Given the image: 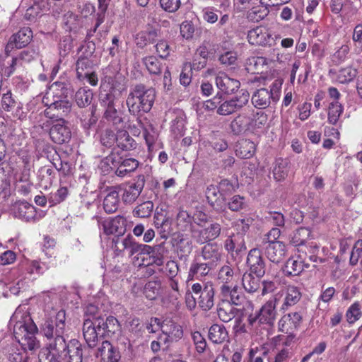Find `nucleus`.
I'll use <instances>...</instances> for the list:
<instances>
[{
  "label": "nucleus",
  "instance_id": "obj_14",
  "mask_svg": "<svg viewBox=\"0 0 362 362\" xmlns=\"http://www.w3.org/2000/svg\"><path fill=\"white\" fill-rule=\"evenodd\" d=\"M259 247L258 245L257 247L250 250L247 258V264L251 272L255 274L258 277H262L265 273V262Z\"/></svg>",
  "mask_w": 362,
  "mask_h": 362
},
{
  "label": "nucleus",
  "instance_id": "obj_32",
  "mask_svg": "<svg viewBox=\"0 0 362 362\" xmlns=\"http://www.w3.org/2000/svg\"><path fill=\"white\" fill-rule=\"evenodd\" d=\"M222 300H227L231 305H240L245 300L244 295L238 291L237 285L227 288V291H221Z\"/></svg>",
  "mask_w": 362,
  "mask_h": 362
},
{
  "label": "nucleus",
  "instance_id": "obj_6",
  "mask_svg": "<svg viewBox=\"0 0 362 362\" xmlns=\"http://www.w3.org/2000/svg\"><path fill=\"white\" fill-rule=\"evenodd\" d=\"M250 94L245 90L240 92L228 100L220 103L217 113L221 115H229L243 108L249 101Z\"/></svg>",
  "mask_w": 362,
  "mask_h": 362
},
{
  "label": "nucleus",
  "instance_id": "obj_10",
  "mask_svg": "<svg viewBox=\"0 0 362 362\" xmlns=\"http://www.w3.org/2000/svg\"><path fill=\"white\" fill-rule=\"evenodd\" d=\"M302 322V315L298 312L286 314L279 321V329L281 332L288 334L291 340L295 339L293 334Z\"/></svg>",
  "mask_w": 362,
  "mask_h": 362
},
{
  "label": "nucleus",
  "instance_id": "obj_19",
  "mask_svg": "<svg viewBox=\"0 0 362 362\" xmlns=\"http://www.w3.org/2000/svg\"><path fill=\"white\" fill-rule=\"evenodd\" d=\"M102 362H119V352L108 341H103L95 354Z\"/></svg>",
  "mask_w": 362,
  "mask_h": 362
},
{
  "label": "nucleus",
  "instance_id": "obj_63",
  "mask_svg": "<svg viewBox=\"0 0 362 362\" xmlns=\"http://www.w3.org/2000/svg\"><path fill=\"white\" fill-rule=\"evenodd\" d=\"M144 138L148 146L149 151H152L154 148V144L158 139V134L153 128L150 127L148 129L145 128L144 129Z\"/></svg>",
  "mask_w": 362,
  "mask_h": 362
},
{
  "label": "nucleus",
  "instance_id": "obj_18",
  "mask_svg": "<svg viewBox=\"0 0 362 362\" xmlns=\"http://www.w3.org/2000/svg\"><path fill=\"white\" fill-rule=\"evenodd\" d=\"M216 85L220 91L230 94L236 91L240 86L238 80L229 77L223 72H220L216 77Z\"/></svg>",
  "mask_w": 362,
  "mask_h": 362
},
{
  "label": "nucleus",
  "instance_id": "obj_55",
  "mask_svg": "<svg viewBox=\"0 0 362 362\" xmlns=\"http://www.w3.org/2000/svg\"><path fill=\"white\" fill-rule=\"evenodd\" d=\"M139 162L134 158H126L119 165L116 173L119 176H124L125 173L134 171L137 168Z\"/></svg>",
  "mask_w": 362,
  "mask_h": 362
},
{
  "label": "nucleus",
  "instance_id": "obj_31",
  "mask_svg": "<svg viewBox=\"0 0 362 362\" xmlns=\"http://www.w3.org/2000/svg\"><path fill=\"white\" fill-rule=\"evenodd\" d=\"M307 267L299 256L292 257L287 260L284 271L286 276H298Z\"/></svg>",
  "mask_w": 362,
  "mask_h": 362
},
{
  "label": "nucleus",
  "instance_id": "obj_25",
  "mask_svg": "<svg viewBox=\"0 0 362 362\" xmlns=\"http://www.w3.org/2000/svg\"><path fill=\"white\" fill-rule=\"evenodd\" d=\"M127 219L122 216H116L115 217L105 221L103 223V228L107 234L122 235L126 231Z\"/></svg>",
  "mask_w": 362,
  "mask_h": 362
},
{
  "label": "nucleus",
  "instance_id": "obj_3",
  "mask_svg": "<svg viewBox=\"0 0 362 362\" xmlns=\"http://www.w3.org/2000/svg\"><path fill=\"white\" fill-rule=\"evenodd\" d=\"M65 311L61 310L57 313L54 322L52 320H47L42 326V332L49 340L47 344L54 349L66 348V343L63 336L65 330Z\"/></svg>",
  "mask_w": 362,
  "mask_h": 362
},
{
  "label": "nucleus",
  "instance_id": "obj_41",
  "mask_svg": "<svg viewBox=\"0 0 362 362\" xmlns=\"http://www.w3.org/2000/svg\"><path fill=\"white\" fill-rule=\"evenodd\" d=\"M177 252L180 259L186 258L192 250V241L183 235H178L176 238Z\"/></svg>",
  "mask_w": 362,
  "mask_h": 362
},
{
  "label": "nucleus",
  "instance_id": "obj_49",
  "mask_svg": "<svg viewBox=\"0 0 362 362\" xmlns=\"http://www.w3.org/2000/svg\"><path fill=\"white\" fill-rule=\"evenodd\" d=\"M221 226L218 223H211L207 228L200 231V235H202L201 242H205L216 239L221 233Z\"/></svg>",
  "mask_w": 362,
  "mask_h": 362
},
{
  "label": "nucleus",
  "instance_id": "obj_42",
  "mask_svg": "<svg viewBox=\"0 0 362 362\" xmlns=\"http://www.w3.org/2000/svg\"><path fill=\"white\" fill-rule=\"evenodd\" d=\"M174 113L175 115L172 121L171 131L175 135L180 136L185 129L186 117L181 110H177Z\"/></svg>",
  "mask_w": 362,
  "mask_h": 362
},
{
  "label": "nucleus",
  "instance_id": "obj_7",
  "mask_svg": "<svg viewBox=\"0 0 362 362\" xmlns=\"http://www.w3.org/2000/svg\"><path fill=\"white\" fill-rule=\"evenodd\" d=\"M97 327L99 331H101L102 329L104 331L103 333L105 334L108 337L120 341L122 344H126L127 339L122 336L121 325L115 317L109 316L105 322L98 319Z\"/></svg>",
  "mask_w": 362,
  "mask_h": 362
},
{
  "label": "nucleus",
  "instance_id": "obj_20",
  "mask_svg": "<svg viewBox=\"0 0 362 362\" xmlns=\"http://www.w3.org/2000/svg\"><path fill=\"white\" fill-rule=\"evenodd\" d=\"M120 244L122 247V250H127L130 257L135 255L136 256H139V255L147 254L148 251L151 250V246L136 242L131 235H127L122 239Z\"/></svg>",
  "mask_w": 362,
  "mask_h": 362
},
{
  "label": "nucleus",
  "instance_id": "obj_46",
  "mask_svg": "<svg viewBox=\"0 0 362 362\" xmlns=\"http://www.w3.org/2000/svg\"><path fill=\"white\" fill-rule=\"evenodd\" d=\"M31 59H33V55L30 54V52H21L18 57H13L9 66L4 68V74L7 77L11 76L15 71L16 67L19 64L20 61L29 62Z\"/></svg>",
  "mask_w": 362,
  "mask_h": 362
},
{
  "label": "nucleus",
  "instance_id": "obj_58",
  "mask_svg": "<svg viewBox=\"0 0 362 362\" xmlns=\"http://www.w3.org/2000/svg\"><path fill=\"white\" fill-rule=\"evenodd\" d=\"M269 13V9L266 6H260L253 7L247 14V18L254 22H259L264 19Z\"/></svg>",
  "mask_w": 362,
  "mask_h": 362
},
{
  "label": "nucleus",
  "instance_id": "obj_15",
  "mask_svg": "<svg viewBox=\"0 0 362 362\" xmlns=\"http://www.w3.org/2000/svg\"><path fill=\"white\" fill-rule=\"evenodd\" d=\"M144 186L143 180H138L134 183H129L120 186L119 187V193L122 192V199L125 204L134 203L140 195Z\"/></svg>",
  "mask_w": 362,
  "mask_h": 362
},
{
  "label": "nucleus",
  "instance_id": "obj_36",
  "mask_svg": "<svg viewBox=\"0 0 362 362\" xmlns=\"http://www.w3.org/2000/svg\"><path fill=\"white\" fill-rule=\"evenodd\" d=\"M211 267L207 263L193 262L189 267L188 272V281L193 280L194 277L197 279L206 276L210 270Z\"/></svg>",
  "mask_w": 362,
  "mask_h": 362
},
{
  "label": "nucleus",
  "instance_id": "obj_35",
  "mask_svg": "<svg viewBox=\"0 0 362 362\" xmlns=\"http://www.w3.org/2000/svg\"><path fill=\"white\" fill-rule=\"evenodd\" d=\"M256 149L255 143L249 139H243L238 142L235 153L241 158H250L253 156Z\"/></svg>",
  "mask_w": 362,
  "mask_h": 362
},
{
  "label": "nucleus",
  "instance_id": "obj_9",
  "mask_svg": "<svg viewBox=\"0 0 362 362\" xmlns=\"http://www.w3.org/2000/svg\"><path fill=\"white\" fill-rule=\"evenodd\" d=\"M192 291L194 294H199L198 303L203 310H209L214 304V289L211 284H204L203 287L200 284H194Z\"/></svg>",
  "mask_w": 362,
  "mask_h": 362
},
{
  "label": "nucleus",
  "instance_id": "obj_5",
  "mask_svg": "<svg viewBox=\"0 0 362 362\" xmlns=\"http://www.w3.org/2000/svg\"><path fill=\"white\" fill-rule=\"evenodd\" d=\"M281 86V83L276 81L269 90L264 88L257 90L252 96L253 105L259 109H264L270 105L272 100L274 102L279 100Z\"/></svg>",
  "mask_w": 362,
  "mask_h": 362
},
{
  "label": "nucleus",
  "instance_id": "obj_8",
  "mask_svg": "<svg viewBox=\"0 0 362 362\" xmlns=\"http://www.w3.org/2000/svg\"><path fill=\"white\" fill-rule=\"evenodd\" d=\"M12 210L15 217L26 222H35L44 216L42 211L38 213L34 206L25 202L15 203Z\"/></svg>",
  "mask_w": 362,
  "mask_h": 362
},
{
  "label": "nucleus",
  "instance_id": "obj_61",
  "mask_svg": "<svg viewBox=\"0 0 362 362\" xmlns=\"http://www.w3.org/2000/svg\"><path fill=\"white\" fill-rule=\"evenodd\" d=\"M310 235V231L306 228H300L294 233L291 243L295 246H300L306 242Z\"/></svg>",
  "mask_w": 362,
  "mask_h": 362
},
{
  "label": "nucleus",
  "instance_id": "obj_45",
  "mask_svg": "<svg viewBox=\"0 0 362 362\" xmlns=\"http://www.w3.org/2000/svg\"><path fill=\"white\" fill-rule=\"evenodd\" d=\"M161 281L158 279L149 281L144 287V295L149 300L156 299L161 292Z\"/></svg>",
  "mask_w": 362,
  "mask_h": 362
},
{
  "label": "nucleus",
  "instance_id": "obj_60",
  "mask_svg": "<svg viewBox=\"0 0 362 362\" xmlns=\"http://www.w3.org/2000/svg\"><path fill=\"white\" fill-rule=\"evenodd\" d=\"M248 122L247 116L243 115L238 116L230 124L233 132L236 134H239L244 130L250 129L248 128Z\"/></svg>",
  "mask_w": 362,
  "mask_h": 362
},
{
  "label": "nucleus",
  "instance_id": "obj_16",
  "mask_svg": "<svg viewBox=\"0 0 362 362\" xmlns=\"http://www.w3.org/2000/svg\"><path fill=\"white\" fill-rule=\"evenodd\" d=\"M247 40L251 45L265 46L270 45L272 35L266 28L257 26L248 32Z\"/></svg>",
  "mask_w": 362,
  "mask_h": 362
},
{
  "label": "nucleus",
  "instance_id": "obj_34",
  "mask_svg": "<svg viewBox=\"0 0 362 362\" xmlns=\"http://www.w3.org/2000/svg\"><path fill=\"white\" fill-rule=\"evenodd\" d=\"M217 313L221 321L228 322L235 317L236 309L227 300H221L218 305Z\"/></svg>",
  "mask_w": 362,
  "mask_h": 362
},
{
  "label": "nucleus",
  "instance_id": "obj_30",
  "mask_svg": "<svg viewBox=\"0 0 362 362\" xmlns=\"http://www.w3.org/2000/svg\"><path fill=\"white\" fill-rule=\"evenodd\" d=\"M290 163L288 159L278 158H276L272 168V175L276 181L281 182L284 180L288 175Z\"/></svg>",
  "mask_w": 362,
  "mask_h": 362
},
{
  "label": "nucleus",
  "instance_id": "obj_37",
  "mask_svg": "<svg viewBox=\"0 0 362 362\" xmlns=\"http://www.w3.org/2000/svg\"><path fill=\"white\" fill-rule=\"evenodd\" d=\"M66 349H54L50 345L43 349L39 355L40 362H59V358L61 355L64 353Z\"/></svg>",
  "mask_w": 362,
  "mask_h": 362
},
{
  "label": "nucleus",
  "instance_id": "obj_51",
  "mask_svg": "<svg viewBox=\"0 0 362 362\" xmlns=\"http://www.w3.org/2000/svg\"><path fill=\"white\" fill-rule=\"evenodd\" d=\"M33 167L18 165L13 169V179L16 182L28 183L30 179V171Z\"/></svg>",
  "mask_w": 362,
  "mask_h": 362
},
{
  "label": "nucleus",
  "instance_id": "obj_29",
  "mask_svg": "<svg viewBox=\"0 0 362 362\" xmlns=\"http://www.w3.org/2000/svg\"><path fill=\"white\" fill-rule=\"evenodd\" d=\"M102 105L105 107V117L115 123L120 122L121 118L118 117L117 111L115 107V96L111 93H106L101 97Z\"/></svg>",
  "mask_w": 362,
  "mask_h": 362
},
{
  "label": "nucleus",
  "instance_id": "obj_2",
  "mask_svg": "<svg viewBox=\"0 0 362 362\" xmlns=\"http://www.w3.org/2000/svg\"><path fill=\"white\" fill-rule=\"evenodd\" d=\"M156 99L153 88H147L143 85H138L132 90L127 99V105L132 115H138L140 112H148Z\"/></svg>",
  "mask_w": 362,
  "mask_h": 362
},
{
  "label": "nucleus",
  "instance_id": "obj_56",
  "mask_svg": "<svg viewBox=\"0 0 362 362\" xmlns=\"http://www.w3.org/2000/svg\"><path fill=\"white\" fill-rule=\"evenodd\" d=\"M69 356V362H82V349L78 343L66 344L65 352Z\"/></svg>",
  "mask_w": 362,
  "mask_h": 362
},
{
  "label": "nucleus",
  "instance_id": "obj_24",
  "mask_svg": "<svg viewBox=\"0 0 362 362\" xmlns=\"http://www.w3.org/2000/svg\"><path fill=\"white\" fill-rule=\"evenodd\" d=\"M279 292L284 293V301L280 308L281 310H286L290 307L296 305L301 298V292L296 286L289 285L286 287V290H281Z\"/></svg>",
  "mask_w": 362,
  "mask_h": 362
},
{
  "label": "nucleus",
  "instance_id": "obj_22",
  "mask_svg": "<svg viewBox=\"0 0 362 362\" xmlns=\"http://www.w3.org/2000/svg\"><path fill=\"white\" fill-rule=\"evenodd\" d=\"M62 91V83H53L49 88L46 92L45 95L42 98V103L47 106V109L45 110V115L47 117L50 119H60V115H59V110H51V98H55L56 92Z\"/></svg>",
  "mask_w": 362,
  "mask_h": 362
},
{
  "label": "nucleus",
  "instance_id": "obj_1",
  "mask_svg": "<svg viewBox=\"0 0 362 362\" xmlns=\"http://www.w3.org/2000/svg\"><path fill=\"white\" fill-rule=\"evenodd\" d=\"M11 323H14V337L24 351H34L40 347V342L35 337L37 326L21 307L14 312L11 318Z\"/></svg>",
  "mask_w": 362,
  "mask_h": 362
},
{
  "label": "nucleus",
  "instance_id": "obj_28",
  "mask_svg": "<svg viewBox=\"0 0 362 362\" xmlns=\"http://www.w3.org/2000/svg\"><path fill=\"white\" fill-rule=\"evenodd\" d=\"M119 205V187H112L107 190L103 199V209L107 214L115 212Z\"/></svg>",
  "mask_w": 362,
  "mask_h": 362
},
{
  "label": "nucleus",
  "instance_id": "obj_54",
  "mask_svg": "<svg viewBox=\"0 0 362 362\" xmlns=\"http://www.w3.org/2000/svg\"><path fill=\"white\" fill-rule=\"evenodd\" d=\"M362 315L361 304L358 301L354 302L347 309L345 316L349 324H354L358 320Z\"/></svg>",
  "mask_w": 362,
  "mask_h": 362
},
{
  "label": "nucleus",
  "instance_id": "obj_44",
  "mask_svg": "<svg viewBox=\"0 0 362 362\" xmlns=\"http://www.w3.org/2000/svg\"><path fill=\"white\" fill-rule=\"evenodd\" d=\"M260 277H255L250 273H245L242 278V285L248 293H254L258 290L260 286Z\"/></svg>",
  "mask_w": 362,
  "mask_h": 362
},
{
  "label": "nucleus",
  "instance_id": "obj_50",
  "mask_svg": "<svg viewBox=\"0 0 362 362\" xmlns=\"http://www.w3.org/2000/svg\"><path fill=\"white\" fill-rule=\"evenodd\" d=\"M357 75V70L351 66L339 69L337 73L336 79L340 83H347L354 80Z\"/></svg>",
  "mask_w": 362,
  "mask_h": 362
},
{
  "label": "nucleus",
  "instance_id": "obj_17",
  "mask_svg": "<svg viewBox=\"0 0 362 362\" xmlns=\"http://www.w3.org/2000/svg\"><path fill=\"white\" fill-rule=\"evenodd\" d=\"M160 329L164 334V344H166L168 341H177L181 339L183 335L182 327L170 320L162 322Z\"/></svg>",
  "mask_w": 362,
  "mask_h": 362
},
{
  "label": "nucleus",
  "instance_id": "obj_59",
  "mask_svg": "<svg viewBox=\"0 0 362 362\" xmlns=\"http://www.w3.org/2000/svg\"><path fill=\"white\" fill-rule=\"evenodd\" d=\"M143 62L150 74H158L161 71V63L154 56L144 58Z\"/></svg>",
  "mask_w": 362,
  "mask_h": 362
},
{
  "label": "nucleus",
  "instance_id": "obj_57",
  "mask_svg": "<svg viewBox=\"0 0 362 362\" xmlns=\"http://www.w3.org/2000/svg\"><path fill=\"white\" fill-rule=\"evenodd\" d=\"M153 209V203L151 201L144 202L136 206L133 211L134 216L140 218L149 217Z\"/></svg>",
  "mask_w": 362,
  "mask_h": 362
},
{
  "label": "nucleus",
  "instance_id": "obj_40",
  "mask_svg": "<svg viewBox=\"0 0 362 362\" xmlns=\"http://www.w3.org/2000/svg\"><path fill=\"white\" fill-rule=\"evenodd\" d=\"M117 145L122 150L129 151L136 148V143L127 131L119 130L117 132Z\"/></svg>",
  "mask_w": 362,
  "mask_h": 362
},
{
  "label": "nucleus",
  "instance_id": "obj_53",
  "mask_svg": "<svg viewBox=\"0 0 362 362\" xmlns=\"http://www.w3.org/2000/svg\"><path fill=\"white\" fill-rule=\"evenodd\" d=\"M54 172L52 168L44 166L40 168L39 179L41 186L46 188L51 186L54 182Z\"/></svg>",
  "mask_w": 362,
  "mask_h": 362
},
{
  "label": "nucleus",
  "instance_id": "obj_27",
  "mask_svg": "<svg viewBox=\"0 0 362 362\" xmlns=\"http://www.w3.org/2000/svg\"><path fill=\"white\" fill-rule=\"evenodd\" d=\"M98 319L93 322L90 320H86L83 322V337L90 347H94L98 339V335L101 334L100 331L97 327ZM102 334L103 333L102 332Z\"/></svg>",
  "mask_w": 362,
  "mask_h": 362
},
{
  "label": "nucleus",
  "instance_id": "obj_48",
  "mask_svg": "<svg viewBox=\"0 0 362 362\" xmlns=\"http://www.w3.org/2000/svg\"><path fill=\"white\" fill-rule=\"evenodd\" d=\"M248 128L250 129H260L264 127L267 122V115L262 112L253 113L250 117H247Z\"/></svg>",
  "mask_w": 362,
  "mask_h": 362
},
{
  "label": "nucleus",
  "instance_id": "obj_43",
  "mask_svg": "<svg viewBox=\"0 0 362 362\" xmlns=\"http://www.w3.org/2000/svg\"><path fill=\"white\" fill-rule=\"evenodd\" d=\"M93 62L86 57H81L76 62V74L80 80L85 79L89 72L93 71Z\"/></svg>",
  "mask_w": 362,
  "mask_h": 362
},
{
  "label": "nucleus",
  "instance_id": "obj_39",
  "mask_svg": "<svg viewBox=\"0 0 362 362\" xmlns=\"http://www.w3.org/2000/svg\"><path fill=\"white\" fill-rule=\"evenodd\" d=\"M209 338L215 344H221L228 338V332L221 325L214 324L209 330Z\"/></svg>",
  "mask_w": 362,
  "mask_h": 362
},
{
  "label": "nucleus",
  "instance_id": "obj_4",
  "mask_svg": "<svg viewBox=\"0 0 362 362\" xmlns=\"http://www.w3.org/2000/svg\"><path fill=\"white\" fill-rule=\"evenodd\" d=\"M283 292H277L270 298L261 308L259 313L255 315H250L249 323L253 325L257 321L261 323L272 325L277 315L276 305L283 298Z\"/></svg>",
  "mask_w": 362,
  "mask_h": 362
},
{
  "label": "nucleus",
  "instance_id": "obj_13",
  "mask_svg": "<svg viewBox=\"0 0 362 362\" xmlns=\"http://www.w3.org/2000/svg\"><path fill=\"white\" fill-rule=\"evenodd\" d=\"M33 38V32L29 28H21L18 33L13 35L5 47L6 54L14 48L21 49L25 47Z\"/></svg>",
  "mask_w": 362,
  "mask_h": 362
},
{
  "label": "nucleus",
  "instance_id": "obj_47",
  "mask_svg": "<svg viewBox=\"0 0 362 362\" xmlns=\"http://www.w3.org/2000/svg\"><path fill=\"white\" fill-rule=\"evenodd\" d=\"M343 111L344 107L339 101L331 102L328 107V122L333 125L337 124Z\"/></svg>",
  "mask_w": 362,
  "mask_h": 362
},
{
  "label": "nucleus",
  "instance_id": "obj_64",
  "mask_svg": "<svg viewBox=\"0 0 362 362\" xmlns=\"http://www.w3.org/2000/svg\"><path fill=\"white\" fill-rule=\"evenodd\" d=\"M117 134H115L113 131L110 129L105 130L101 134V144L106 147H111L117 143Z\"/></svg>",
  "mask_w": 362,
  "mask_h": 362
},
{
  "label": "nucleus",
  "instance_id": "obj_12",
  "mask_svg": "<svg viewBox=\"0 0 362 362\" xmlns=\"http://www.w3.org/2000/svg\"><path fill=\"white\" fill-rule=\"evenodd\" d=\"M238 274L235 268L230 265H224L218 270L216 283L220 286V291H227V288L236 284Z\"/></svg>",
  "mask_w": 362,
  "mask_h": 362
},
{
  "label": "nucleus",
  "instance_id": "obj_52",
  "mask_svg": "<svg viewBox=\"0 0 362 362\" xmlns=\"http://www.w3.org/2000/svg\"><path fill=\"white\" fill-rule=\"evenodd\" d=\"M75 99L79 107L88 106L90 104L93 99V93L90 89L81 88L76 93Z\"/></svg>",
  "mask_w": 362,
  "mask_h": 362
},
{
  "label": "nucleus",
  "instance_id": "obj_23",
  "mask_svg": "<svg viewBox=\"0 0 362 362\" xmlns=\"http://www.w3.org/2000/svg\"><path fill=\"white\" fill-rule=\"evenodd\" d=\"M206 197L208 203L216 211H221L225 206L224 197L221 193L218 187L210 185L206 187Z\"/></svg>",
  "mask_w": 362,
  "mask_h": 362
},
{
  "label": "nucleus",
  "instance_id": "obj_38",
  "mask_svg": "<svg viewBox=\"0 0 362 362\" xmlns=\"http://www.w3.org/2000/svg\"><path fill=\"white\" fill-rule=\"evenodd\" d=\"M159 30L155 28H149L141 31L136 37V45L140 47H144L147 44L153 43L159 36Z\"/></svg>",
  "mask_w": 362,
  "mask_h": 362
},
{
  "label": "nucleus",
  "instance_id": "obj_62",
  "mask_svg": "<svg viewBox=\"0 0 362 362\" xmlns=\"http://www.w3.org/2000/svg\"><path fill=\"white\" fill-rule=\"evenodd\" d=\"M177 224L182 230H186L192 223V217L187 211L180 209L177 215Z\"/></svg>",
  "mask_w": 362,
  "mask_h": 362
},
{
  "label": "nucleus",
  "instance_id": "obj_21",
  "mask_svg": "<svg viewBox=\"0 0 362 362\" xmlns=\"http://www.w3.org/2000/svg\"><path fill=\"white\" fill-rule=\"evenodd\" d=\"M265 249L267 258L274 263H279L286 256V247L282 242L270 243L269 245L260 246Z\"/></svg>",
  "mask_w": 362,
  "mask_h": 362
},
{
  "label": "nucleus",
  "instance_id": "obj_33",
  "mask_svg": "<svg viewBox=\"0 0 362 362\" xmlns=\"http://www.w3.org/2000/svg\"><path fill=\"white\" fill-rule=\"evenodd\" d=\"M202 257L211 264L216 263L221 259L222 248L216 243L206 244L202 249Z\"/></svg>",
  "mask_w": 362,
  "mask_h": 362
},
{
  "label": "nucleus",
  "instance_id": "obj_26",
  "mask_svg": "<svg viewBox=\"0 0 362 362\" xmlns=\"http://www.w3.org/2000/svg\"><path fill=\"white\" fill-rule=\"evenodd\" d=\"M63 84L62 83V91L56 92L55 98H51V110H59L60 119L67 115L71 108L70 102L67 100H64Z\"/></svg>",
  "mask_w": 362,
  "mask_h": 362
},
{
  "label": "nucleus",
  "instance_id": "obj_11",
  "mask_svg": "<svg viewBox=\"0 0 362 362\" xmlns=\"http://www.w3.org/2000/svg\"><path fill=\"white\" fill-rule=\"evenodd\" d=\"M51 139L56 144L68 143L71 138V132L68 123L64 119H57L52 125L49 130Z\"/></svg>",
  "mask_w": 362,
  "mask_h": 362
}]
</instances>
